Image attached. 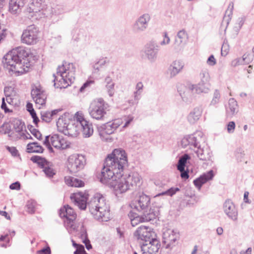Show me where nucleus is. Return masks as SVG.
I'll list each match as a JSON object with an SVG mask.
<instances>
[{"label": "nucleus", "instance_id": "f257e3e1", "mask_svg": "<svg viewBox=\"0 0 254 254\" xmlns=\"http://www.w3.org/2000/svg\"><path fill=\"white\" fill-rule=\"evenodd\" d=\"M127 164L125 151L121 148L115 149L106 158L102 171L97 176L100 182L112 188L116 195L140 184V176L136 173L123 177V173Z\"/></svg>", "mask_w": 254, "mask_h": 254}, {"label": "nucleus", "instance_id": "f03ea898", "mask_svg": "<svg viewBox=\"0 0 254 254\" xmlns=\"http://www.w3.org/2000/svg\"><path fill=\"white\" fill-rule=\"evenodd\" d=\"M89 211L95 219L107 222L110 217V209L105 197L100 193H96L88 203Z\"/></svg>", "mask_w": 254, "mask_h": 254}, {"label": "nucleus", "instance_id": "7ed1b4c3", "mask_svg": "<svg viewBox=\"0 0 254 254\" xmlns=\"http://www.w3.org/2000/svg\"><path fill=\"white\" fill-rule=\"evenodd\" d=\"M108 111V104L101 98L93 100L88 108L90 116L97 120H104Z\"/></svg>", "mask_w": 254, "mask_h": 254}, {"label": "nucleus", "instance_id": "20e7f679", "mask_svg": "<svg viewBox=\"0 0 254 254\" xmlns=\"http://www.w3.org/2000/svg\"><path fill=\"white\" fill-rule=\"evenodd\" d=\"M12 56L10 55H5L2 60L4 67L8 68L9 70L14 72L16 75H19L28 72L30 63L25 61H16L13 60Z\"/></svg>", "mask_w": 254, "mask_h": 254}, {"label": "nucleus", "instance_id": "39448f33", "mask_svg": "<svg viewBox=\"0 0 254 254\" xmlns=\"http://www.w3.org/2000/svg\"><path fill=\"white\" fill-rule=\"evenodd\" d=\"M43 0H32L27 8V12L32 13L31 16L35 19L51 16L53 10L51 7L44 8Z\"/></svg>", "mask_w": 254, "mask_h": 254}, {"label": "nucleus", "instance_id": "423d86ee", "mask_svg": "<svg viewBox=\"0 0 254 254\" xmlns=\"http://www.w3.org/2000/svg\"><path fill=\"white\" fill-rule=\"evenodd\" d=\"M150 204V198L149 196L143 193L134 202H132L130 205L133 210L141 212L142 213H144V212L146 213L152 212L155 210L156 211L157 209L158 217L159 215V208L156 206L153 205L149 208Z\"/></svg>", "mask_w": 254, "mask_h": 254}, {"label": "nucleus", "instance_id": "0eeeda50", "mask_svg": "<svg viewBox=\"0 0 254 254\" xmlns=\"http://www.w3.org/2000/svg\"><path fill=\"white\" fill-rule=\"evenodd\" d=\"M86 164L85 156L81 154H73L67 159V167L71 174H75L84 169Z\"/></svg>", "mask_w": 254, "mask_h": 254}, {"label": "nucleus", "instance_id": "6e6552de", "mask_svg": "<svg viewBox=\"0 0 254 254\" xmlns=\"http://www.w3.org/2000/svg\"><path fill=\"white\" fill-rule=\"evenodd\" d=\"M128 216L130 219L131 224L132 226H136L140 222H153L157 218V210L152 212L146 213H141V214H138L135 212V210H130L128 214Z\"/></svg>", "mask_w": 254, "mask_h": 254}, {"label": "nucleus", "instance_id": "1a4fd4ad", "mask_svg": "<svg viewBox=\"0 0 254 254\" xmlns=\"http://www.w3.org/2000/svg\"><path fill=\"white\" fill-rule=\"evenodd\" d=\"M39 30L34 24L28 26L23 30L21 37V42L28 45H34L38 41Z\"/></svg>", "mask_w": 254, "mask_h": 254}, {"label": "nucleus", "instance_id": "9d476101", "mask_svg": "<svg viewBox=\"0 0 254 254\" xmlns=\"http://www.w3.org/2000/svg\"><path fill=\"white\" fill-rule=\"evenodd\" d=\"M203 133L200 131H197L192 134L184 137L181 140V145L184 148L189 146L190 148H198L200 147V142L204 141Z\"/></svg>", "mask_w": 254, "mask_h": 254}, {"label": "nucleus", "instance_id": "9b49d317", "mask_svg": "<svg viewBox=\"0 0 254 254\" xmlns=\"http://www.w3.org/2000/svg\"><path fill=\"white\" fill-rule=\"evenodd\" d=\"M66 62L64 61L62 65L59 66L57 69V74L56 76L55 74H53L54 79L53 82H54V86L55 88L65 87L67 85H69V82L65 79L64 76V73H66Z\"/></svg>", "mask_w": 254, "mask_h": 254}, {"label": "nucleus", "instance_id": "f8f14e48", "mask_svg": "<svg viewBox=\"0 0 254 254\" xmlns=\"http://www.w3.org/2000/svg\"><path fill=\"white\" fill-rule=\"evenodd\" d=\"M151 17L148 13H144L139 16L132 25V31L136 34L144 32L148 28Z\"/></svg>", "mask_w": 254, "mask_h": 254}, {"label": "nucleus", "instance_id": "ddd939ff", "mask_svg": "<svg viewBox=\"0 0 254 254\" xmlns=\"http://www.w3.org/2000/svg\"><path fill=\"white\" fill-rule=\"evenodd\" d=\"M134 237L137 240H140L146 243L150 240L156 237L152 229L149 227L140 226L133 233Z\"/></svg>", "mask_w": 254, "mask_h": 254}, {"label": "nucleus", "instance_id": "4468645a", "mask_svg": "<svg viewBox=\"0 0 254 254\" xmlns=\"http://www.w3.org/2000/svg\"><path fill=\"white\" fill-rule=\"evenodd\" d=\"M59 215L62 218H66V223L67 224V226L73 229H75L73 223L76 218V214L71 207L68 205H64L63 207L60 209Z\"/></svg>", "mask_w": 254, "mask_h": 254}, {"label": "nucleus", "instance_id": "2eb2a0df", "mask_svg": "<svg viewBox=\"0 0 254 254\" xmlns=\"http://www.w3.org/2000/svg\"><path fill=\"white\" fill-rule=\"evenodd\" d=\"M31 97L36 105L41 106L45 105L47 95L40 86H34L31 91Z\"/></svg>", "mask_w": 254, "mask_h": 254}, {"label": "nucleus", "instance_id": "dca6fc26", "mask_svg": "<svg viewBox=\"0 0 254 254\" xmlns=\"http://www.w3.org/2000/svg\"><path fill=\"white\" fill-rule=\"evenodd\" d=\"M148 242L141 246L142 254H156L161 246L159 241L155 237Z\"/></svg>", "mask_w": 254, "mask_h": 254}, {"label": "nucleus", "instance_id": "f3484780", "mask_svg": "<svg viewBox=\"0 0 254 254\" xmlns=\"http://www.w3.org/2000/svg\"><path fill=\"white\" fill-rule=\"evenodd\" d=\"M178 91L184 102H190L192 95L195 93L194 85L190 84H188L187 86L180 85L178 87Z\"/></svg>", "mask_w": 254, "mask_h": 254}, {"label": "nucleus", "instance_id": "a211bd4d", "mask_svg": "<svg viewBox=\"0 0 254 254\" xmlns=\"http://www.w3.org/2000/svg\"><path fill=\"white\" fill-rule=\"evenodd\" d=\"M179 238V234L178 233L174 230H168L163 234L162 243L165 245L166 249H171L175 246V243Z\"/></svg>", "mask_w": 254, "mask_h": 254}, {"label": "nucleus", "instance_id": "6ab92c4d", "mask_svg": "<svg viewBox=\"0 0 254 254\" xmlns=\"http://www.w3.org/2000/svg\"><path fill=\"white\" fill-rule=\"evenodd\" d=\"M119 121H115L114 122H107L98 127V130L101 136H103L105 134L110 135L120 126Z\"/></svg>", "mask_w": 254, "mask_h": 254}, {"label": "nucleus", "instance_id": "aec40b11", "mask_svg": "<svg viewBox=\"0 0 254 254\" xmlns=\"http://www.w3.org/2000/svg\"><path fill=\"white\" fill-rule=\"evenodd\" d=\"M159 50V46L152 42L146 45L144 53L148 60L154 62L157 58Z\"/></svg>", "mask_w": 254, "mask_h": 254}, {"label": "nucleus", "instance_id": "412c9836", "mask_svg": "<svg viewBox=\"0 0 254 254\" xmlns=\"http://www.w3.org/2000/svg\"><path fill=\"white\" fill-rule=\"evenodd\" d=\"M214 177V172L212 170H211L202 174L198 178L194 180L193 184L198 190H200L203 184L212 180Z\"/></svg>", "mask_w": 254, "mask_h": 254}, {"label": "nucleus", "instance_id": "4be33fe9", "mask_svg": "<svg viewBox=\"0 0 254 254\" xmlns=\"http://www.w3.org/2000/svg\"><path fill=\"white\" fill-rule=\"evenodd\" d=\"M214 177V172L212 170H211L202 174L198 178L194 180L193 184L198 190H200L203 184L212 180Z\"/></svg>", "mask_w": 254, "mask_h": 254}, {"label": "nucleus", "instance_id": "5701e85b", "mask_svg": "<svg viewBox=\"0 0 254 254\" xmlns=\"http://www.w3.org/2000/svg\"><path fill=\"white\" fill-rule=\"evenodd\" d=\"M224 211L228 217L236 221L237 220L238 211L235 206L230 200L226 201L224 206Z\"/></svg>", "mask_w": 254, "mask_h": 254}, {"label": "nucleus", "instance_id": "b1692460", "mask_svg": "<svg viewBox=\"0 0 254 254\" xmlns=\"http://www.w3.org/2000/svg\"><path fill=\"white\" fill-rule=\"evenodd\" d=\"M71 200L80 209L85 210L87 207V203L84 194L81 192L72 193L70 196Z\"/></svg>", "mask_w": 254, "mask_h": 254}, {"label": "nucleus", "instance_id": "393cba45", "mask_svg": "<svg viewBox=\"0 0 254 254\" xmlns=\"http://www.w3.org/2000/svg\"><path fill=\"white\" fill-rule=\"evenodd\" d=\"M6 55H10L12 56V59L14 61H25V58L28 56V54L23 49L18 47L8 52Z\"/></svg>", "mask_w": 254, "mask_h": 254}, {"label": "nucleus", "instance_id": "a878e982", "mask_svg": "<svg viewBox=\"0 0 254 254\" xmlns=\"http://www.w3.org/2000/svg\"><path fill=\"white\" fill-rule=\"evenodd\" d=\"M26 2L27 0H10L9 3V12L12 14L18 13Z\"/></svg>", "mask_w": 254, "mask_h": 254}, {"label": "nucleus", "instance_id": "bb28decb", "mask_svg": "<svg viewBox=\"0 0 254 254\" xmlns=\"http://www.w3.org/2000/svg\"><path fill=\"white\" fill-rule=\"evenodd\" d=\"M195 152L200 160L207 162L205 163L207 165L210 164L212 162L211 153L209 149H204L199 147Z\"/></svg>", "mask_w": 254, "mask_h": 254}, {"label": "nucleus", "instance_id": "cd10ccee", "mask_svg": "<svg viewBox=\"0 0 254 254\" xmlns=\"http://www.w3.org/2000/svg\"><path fill=\"white\" fill-rule=\"evenodd\" d=\"M184 66V63L181 61H175L170 65L169 67V71L171 77L175 76L178 74L183 68Z\"/></svg>", "mask_w": 254, "mask_h": 254}, {"label": "nucleus", "instance_id": "c85d7f7f", "mask_svg": "<svg viewBox=\"0 0 254 254\" xmlns=\"http://www.w3.org/2000/svg\"><path fill=\"white\" fill-rule=\"evenodd\" d=\"M202 112V110L201 107L194 108L187 117L188 122L191 124L196 123L201 117Z\"/></svg>", "mask_w": 254, "mask_h": 254}, {"label": "nucleus", "instance_id": "c756f323", "mask_svg": "<svg viewBox=\"0 0 254 254\" xmlns=\"http://www.w3.org/2000/svg\"><path fill=\"white\" fill-rule=\"evenodd\" d=\"M66 68L67 70L66 73H64V76L69 84H71L74 82L75 79V67L72 63H66Z\"/></svg>", "mask_w": 254, "mask_h": 254}, {"label": "nucleus", "instance_id": "7c9ffc66", "mask_svg": "<svg viewBox=\"0 0 254 254\" xmlns=\"http://www.w3.org/2000/svg\"><path fill=\"white\" fill-rule=\"evenodd\" d=\"M226 116H232L238 112V106L237 101L234 98L229 100L228 106L226 107Z\"/></svg>", "mask_w": 254, "mask_h": 254}, {"label": "nucleus", "instance_id": "2f4dec72", "mask_svg": "<svg viewBox=\"0 0 254 254\" xmlns=\"http://www.w3.org/2000/svg\"><path fill=\"white\" fill-rule=\"evenodd\" d=\"M81 130L83 135L85 137H89L93 133V128L92 124L89 123L87 121H83L82 122Z\"/></svg>", "mask_w": 254, "mask_h": 254}, {"label": "nucleus", "instance_id": "473e14b6", "mask_svg": "<svg viewBox=\"0 0 254 254\" xmlns=\"http://www.w3.org/2000/svg\"><path fill=\"white\" fill-rule=\"evenodd\" d=\"M235 158L238 163L245 162V164L248 163L246 160V154L245 150L242 147H238L235 149L234 153Z\"/></svg>", "mask_w": 254, "mask_h": 254}, {"label": "nucleus", "instance_id": "72a5a7b5", "mask_svg": "<svg viewBox=\"0 0 254 254\" xmlns=\"http://www.w3.org/2000/svg\"><path fill=\"white\" fill-rule=\"evenodd\" d=\"M26 150L28 153H41L43 152L44 149L37 142H33L27 145Z\"/></svg>", "mask_w": 254, "mask_h": 254}, {"label": "nucleus", "instance_id": "f704fd0d", "mask_svg": "<svg viewBox=\"0 0 254 254\" xmlns=\"http://www.w3.org/2000/svg\"><path fill=\"white\" fill-rule=\"evenodd\" d=\"M190 159V156L188 154H185L179 158L178 160L177 168L179 171L184 170L186 166L188 160Z\"/></svg>", "mask_w": 254, "mask_h": 254}, {"label": "nucleus", "instance_id": "c9c22d12", "mask_svg": "<svg viewBox=\"0 0 254 254\" xmlns=\"http://www.w3.org/2000/svg\"><path fill=\"white\" fill-rule=\"evenodd\" d=\"M30 160L35 163H37L40 167L44 169L46 166L50 165V162L48 161L45 158L39 156H33Z\"/></svg>", "mask_w": 254, "mask_h": 254}, {"label": "nucleus", "instance_id": "e433bc0d", "mask_svg": "<svg viewBox=\"0 0 254 254\" xmlns=\"http://www.w3.org/2000/svg\"><path fill=\"white\" fill-rule=\"evenodd\" d=\"M51 143L55 148L60 149L64 148L63 146V144L59 135L55 134L50 137Z\"/></svg>", "mask_w": 254, "mask_h": 254}, {"label": "nucleus", "instance_id": "4c0bfd02", "mask_svg": "<svg viewBox=\"0 0 254 254\" xmlns=\"http://www.w3.org/2000/svg\"><path fill=\"white\" fill-rule=\"evenodd\" d=\"M195 93H207L208 91V84L200 82L197 85H194Z\"/></svg>", "mask_w": 254, "mask_h": 254}, {"label": "nucleus", "instance_id": "58836bf2", "mask_svg": "<svg viewBox=\"0 0 254 254\" xmlns=\"http://www.w3.org/2000/svg\"><path fill=\"white\" fill-rule=\"evenodd\" d=\"M250 60H248L245 55H243L242 58H237L231 62V65L233 66H237L240 65L248 64L249 63Z\"/></svg>", "mask_w": 254, "mask_h": 254}, {"label": "nucleus", "instance_id": "ea45409f", "mask_svg": "<svg viewBox=\"0 0 254 254\" xmlns=\"http://www.w3.org/2000/svg\"><path fill=\"white\" fill-rule=\"evenodd\" d=\"M25 125L21 121L17 120L13 122V128L16 132L19 133L20 134L23 133L22 131L25 128Z\"/></svg>", "mask_w": 254, "mask_h": 254}, {"label": "nucleus", "instance_id": "a19ab883", "mask_svg": "<svg viewBox=\"0 0 254 254\" xmlns=\"http://www.w3.org/2000/svg\"><path fill=\"white\" fill-rule=\"evenodd\" d=\"M234 9V4L232 2H230L229 4L228 8L225 11L224 16H223V19L226 18H227L226 20L227 21V24H228L229 21L231 19V17L233 14V10Z\"/></svg>", "mask_w": 254, "mask_h": 254}, {"label": "nucleus", "instance_id": "79ce46f5", "mask_svg": "<svg viewBox=\"0 0 254 254\" xmlns=\"http://www.w3.org/2000/svg\"><path fill=\"white\" fill-rule=\"evenodd\" d=\"M180 190L179 188L172 187V188L167 189L165 191H163L158 193L157 195H156V196L164 195H166L170 196H172L173 195L176 194V193L177 192H178Z\"/></svg>", "mask_w": 254, "mask_h": 254}, {"label": "nucleus", "instance_id": "37998d69", "mask_svg": "<svg viewBox=\"0 0 254 254\" xmlns=\"http://www.w3.org/2000/svg\"><path fill=\"white\" fill-rule=\"evenodd\" d=\"M186 43V42L183 41L182 40L175 37V41L173 44V48L176 50V51H180L183 49Z\"/></svg>", "mask_w": 254, "mask_h": 254}, {"label": "nucleus", "instance_id": "c03bdc74", "mask_svg": "<svg viewBox=\"0 0 254 254\" xmlns=\"http://www.w3.org/2000/svg\"><path fill=\"white\" fill-rule=\"evenodd\" d=\"M36 202L33 200H30L27 201L26 207L27 211L31 214L35 213V211Z\"/></svg>", "mask_w": 254, "mask_h": 254}, {"label": "nucleus", "instance_id": "a18cd8bd", "mask_svg": "<svg viewBox=\"0 0 254 254\" xmlns=\"http://www.w3.org/2000/svg\"><path fill=\"white\" fill-rule=\"evenodd\" d=\"M28 128L32 135L37 139L39 140H41L42 139V135L41 132L38 129L34 128L32 125L28 126Z\"/></svg>", "mask_w": 254, "mask_h": 254}, {"label": "nucleus", "instance_id": "49530a36", "mask_svg": "<svg viewBox=\"0 0 254 254\" xmlns=\"http://www.w3.org/2000/svg\"><path fill=\"white\" fill-rule=\"evenodd\" d=\"M106 63V59L102 58L99 60L98 61L95 63L93 65V68L94 69V72L99 71L100 68L102 67Z\"/></svg>", "mask_w": 254, "mask_h": 254}, {"label": "nucleus", "instance_id": "de8ad7c7", "mask_svg": "<svg viewBox=\"0 0 254 254\" xmlns=\"http://www.w3.org/2000/svg\"><path fill=\"white\" fill-rule=\"evenodd\" d=\"M41 119L43 122L50 123L52 119V115L50 112H41Z\"/></svg>", "mask_w": 254, "mask_h": 254}, {"label": "nucleus", "instance_id": "09e8293b", "mask_svg": "<svg viewBox=\"0 0 254 254\" xmlns=\"http://www.w3.org/2000/svg\"><path fill=\"white\" fill-rule=\"evenodd\" d=\"M175 37L186 42L188 39V34L185 30L182 29L178 31Z\"/></svg>", "mask_w": 254, "mask_h": 254}, {"label": "nucleus", "instance_id": "8fccbe9b", "mask_svg": "<svg viewBox=\"0 0 254 254\" xmlns=\"http://www.w3.org/2000/svg\"><path fill=\"white\" fill-rule=\"evenodd\" d=\"M106 89L110 97H112L115 94V83L106 84Z\"/></svg>", "mask_w": 254, "mask_h": 254}, {"label": "nucleus", "instance_id": "3c124183", "mask_svg": "<svg viewBox=\"0 0 254 254\" xmlns=\"http://www.w3.org/2000/svg\"><path fill=\"white\" fill-rule=\"evenodd\" d=\"M43 169V172L48 177H53L54 175H55L54 170L52 168L50 167L49 165L46 166V167Z\"/></svg>", "mask_w": 254, "mask_h": 254}, {"label": "nucleus", "instance_id": "603ef678", "mask_svg": "<svg viewBox=\"0 0 254 254\" xmlns=\"http://www.w3.org/2000/svg\"><path fill=\"white\" fill-rule=\"evenodd\" d=\"M80 238L82 239V240L84 241H88V235L87 233V231L84 225H82L80 228Z\"/></svg>", "mask_w": 254, "mask_h": 254}, {"label": "nucleus", "instance_id": "864d4df0", "mask_svg": "<svg viewBox=\"0 0 254 254\" xmlns=\"http://www.w3.org/2000/svg\"><path fill=\"white\" fill-rule=\"evenodd\" d=\"M199 76L201 79L200 82L203 83H207L208 81V73L206 71H202L200 74Z\"/></svg>", "mask_w": 254, "mask_h": 254}, {"label": "nucleus", "instance_id": "5fc2aeb1", "mask_svg": "<svg viewBox=\"0 0 254 254\" xmlns=\"http://www.w3.org/2000/svg\"><path fill=\"white\" fill-rule=\"evenodd\" d=\"M235 123L233 121L230 122L227 126V129L229 133H233L235 128Z\"/></svg>", "mask_w": 254, "mask_h": 254}, {"label": "nucleus", "instance_id": "6e6d98bb", "mask_svg": "<svg viewBox=\"0 0 254 254\" xmlns=\"http://www.w3.org/2000/svg\"><path fill=\"white\" fill-rule=\"evenodd\" d=\"M7 150L11 154L12 156L16 157L19 156L18 151L15 147H6Z\"/></svg>", "mask_w": 254, "mask_h": 254}, {"label": "nucleus", "instance_id": "4d7b16f0", "mask_svg": "<svg viewBox=\"0 0 254 254\" xmlns=\"http://www.w3.org/2000/svg\"><path fill=\"white\" fill-rule=\"evenodd\" d=\"M75 118L78 123L77 126H81L82 125V122L83 121H86L85 120L84 118L83 117V115L81 114H79L78 112H77L75 115Z\"/></svg>", "mask_w": 254, "mask_h": 254}, {"label": "nucleus", "instance_id": "13d9d810", "mask_svg": "<svg viewBox=\"0 0 254 254\" xmlns=\"http://www.w3.org/2000/svg\"><path fill=\"white\" fill-rule=\"evenodd\" d=\"M73 184L72 185H73V187H74L79 188L83 187L84 186V183L83 181L75 178L73 179Z\"/></svg>", "mask_w": 254, "mask_h": 254}, {"label": "nucleus", "instance_id": "bf43d9fd", "mask_svg": "<svg viewBox=\"0 0 254 254\" xmlns=\"http://www.w3.org/2000/svg\"><path fill=\"white\" fill-rule=\"evenodd\" d=\"M1 108L2 110H4V112L5 113H12V110L9 109L5 102L4 98H2V103L1 105Z\"/></svg>", "mask_w": 254, "mask_h": 254}, {"label": "nucleus", "instance_id": "052dcab7", "mask_svg": "<svg viewBox=\"0 0 254 254\" xmlns=\"http://www.w3.org/2000/svg\"><path fill=\"white\" fill-rule=\"evenodd\" d=\"M230 47L227 40H223V56H226L229 51Z\"/></svg>", "mask_w": 254, "mask_h": 254}, {"label": "nucleus", "instance_id": "680f3d73", "mask_svg": "<svg viewBox=\"0 0 254 254\" xmlns=\"http://www.w3.org/2000/svg\"><path fill=\"white\" fill-rule=\"evenodd\" d=\"M66 116V114H64V116H62L59 118L58 121L57 122V125L58 128H59L60 126H61L62 125V124L63 123L64 124L63 127L64 128V127H65V125H66V123H64V122L65 121V120H64V119H65Z\"/></svg>", "mask_w": 254, "mask_h": 254}, {"label": "nucleus", "instance_id": "e2e57ef3", "mask_svg": "<svg viewBox=\"0 0 254 254\" xmlns=\"http://www.w3.org/2000/svg\"><path fill=\"white\" fill-rule=\"evenodd\" d=\"M163 37H164L163 40L160 42V45L161 46H164V45L169 44L170 42V39L169 37V36H168L167 32H165L164 33Z\"/></svg>", "mask_w": 254, "mask_h": 254}, {"label": "nucleus", "instance_id": "0e129e2a", "mask_svg": "<svg viewBox=\"0 0 254 254\" xmlns=\"http://www.w3.org/2000/svg\"><path fill=\"white\" fill-rule=\"evenodd\" d=\"M37 254H51V251L50 247L47 246L37 251Z\"/></svg>", "mask_w": 254, "mask_h": 254}, {"label": "nucleus", "instance_id": "69168bd1", "mask_svg": "<svg viewBox=\"0 0 254 254\" xmlns=\"http://www.w3.org/2000/svg\"><path fill=\"white\" fill-rule=\"evenodd\" d=\"M4 134L9 133L11 131V127L8 123H4L2 126Z\"/></svg>", "mask_w": 254, "mask_h": 254}, {"label": "nucleus", "instance_id": "338daca9", "mask_svg": "<svg viewBox=\"0 0 254 254\" xmlns=\"http://www.w3.org/2000/svg\"><path fill=\"white\" fill-rule=\"evenodd\" d=\"M93 83H94V81L93 80H87L82 85V86L80 87V88L79 89V91L81 92H83L86 87L89 86L91 84H93Z\"/></svg>", "mask_w": 254, "mask_h": 254}, {"label": "nucleus", "instance_id": "774afa93", "mask_svg": "<svg viewBox=\"0 0 254 254\" xmlns=\"http://www.w3.org/2000/svg\"><path fill=\"white\" fill-rule=\"evenodd\" d=\"M20 183L19 182H16L9 186V189L12 190H19L20 189Z\"/></svg>", "mask_w": 254, "mask_h": 254}]
</instances>
